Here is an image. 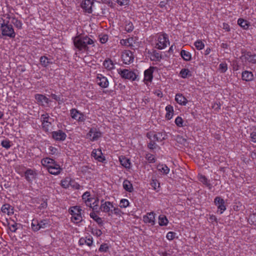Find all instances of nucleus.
I'll list each match as a JSON object with an SVG mask.
<instances>
[{
  "label": "nucleus",
  "mask_w": 256,
  "mask_h": 256,
  "mask_svg": "<svg viewBox=\"0 0 256 256\" xmlns=\"http://www.w3.org/2000/svg\"><path fill=\"white\" fill-rule=\"evenodd\" d=\"M75 47L79 50L86 52L89 46H94V41L87 36H78L73 38Z\"/></svg>",
  "instance_id": "obj_1"
},
{
  "label": "nucleus",
  "mask_w": 256,
  "mask_h": 256,
  "mask_svg": "<svg viewBox=\"0 0 256 256\" xmlns=\"http://www.w3.org/2000/svg\"><path fill=\"white\" fill-rule=\"evenodd\" d=\"M50 226V221L48 219L38 220L33 219L32 222L31 226L34 232H37L40 229L48 228Z\"/></svg>",
  "instance_id": "obj_2"
},
{
  "label": "nucleus",
  "mask_w": 256,
  "mask_h": 256,
  "mask_svg": "<svg viewBox=\"0 0 256 256\" xmlns=\"http://www.w3.org/2000/svg\"><path fill=\"white\" fill-rule=\"evenodd\" d=\"M82 210L79 206H74L69 209V212L72 215L71 220L76 224L81 222L82 220Z\"/></svg>",
  "instance_id": "obj_3"
},
{
  "label": "nucleus",
  "mask_w": 256,
  "mask_h": 256,
  "mask_svg": "<svg viewBox=\"0 0 256 256\" xmlns=\"http://www.w3.org/2000/svg\"><path fill=\"white\" fill-rule=\"evenodd\" d=\"M118 72L122 78L131 81L136 80L138 76L134 72L128 69H118Z\"/></svg>",
  "instance_id": "obj_4"
},
{
  "label": "nucleus",
  "mask_w": 256,
  "mask_h": 256,
  "mask_svg": "<svg viewBox=\"0 0 256 256\" xmlns=\"http://www.w3.org/2000/svg\"><path fill=\"white\" fill-rule=\"evenodd\" d=\"M41 120L43 130L48 132L52 123L54 122V118L50 117L48 113H44L41 116Z\"/></svg>",
  "instance_id": "obj_5"
},
{
  "label": "nucleus",
  "mask_w": 256,
  "mask_h": 256,
  "mask_svg": "<svg viewBox=\"0 0 256 256\" xmlns=\"http://www.w3.org/2000/svg\"><path fill=\"white\" fill-rule=\"evenodd\" d=\"M102 136V133L99 128L92 127L90 129L88 132L86 134V138L92 142L98 140Z\"/></svg>",
  "instance_id": "obj_6"
},
{
  "label": "nucleus",
  "mask_w": 256,
  "mask_h": 256,
  "mask_svg": "<svg viewBox=\"0 0 256 256\" xmlns=\"http://www.w3.org/2000/svg\"><path fill=\"white\" fill-rule=\"evenodd\" d=\"M169 40L166 34H160L158 36L156 47L160 50L164 49L169 44Z\"/></svg>",
  "instance_id": "obj_7"
},
{
  "label": "nucleus",
  "mask_w": 256,
  "mask_h": 256,
  "mask_svg": "<svg viewBox=\"0 0 256 256\" xmlns=\"http://www.w3.org/2000/svg\"><path fill=\"white\" fill-rule=\"evenodd\" d=\"M113 208L114 206L111 202H105L104 200H101V204L100 209L102 212L108 213V216H112L113 214Z\"/></svg>",
  "instance_id": "obj_8"
},
{
  "label": "nucleus",
  "mask_w": 256,
  "mask_h": 256,
  "mask_svg": "<svg viewBox=\"0 0 256 256\" xmlns=\"http://www.w3.org/2000/svg\"><path fill=\"white\" fill-rule=\"evenodd\" d=\"M1 31L2 36L14 38L16 35L12 26L9 24L2 26Z\"/></svg>",
  "instance_id": "obj_9"
},
{
  "label": "nucleus",
  "mask_w": 256,
  "mask_h": 256,
  "mask_svg": "<svg viewBox=\"0 0 256 256\" xmlns=\"http://www.w3.org/2000/svg\"><path fill=\"white\" fill-rule=\"evenodd\" d=\"M96 82L97 84L102 88H106L109 85L108 78L100 74H98L96 75Z\"/></svg>",
  "instance_id": "obj_10"
},
{
  "label": "nucleus",
  "mask_w": 256,
  "mask_h": 256,
  "mask_svg": "<svg viewBox=\"0 0 256 256\" xmlns=\"http://www.w3.org/2000/svg\"><path fill=\"white\" fill-rule=\"evenodd\" d=\"M93 4L94 0H82L80 6L85 12L90 14Z\"/></svg>",
  "instance_id": "obj_11"
},
{
  "label": "nucleus",
  "mask_w": 256,
  "mask_h": 256,
  "mask_svg": "<svg viewBox=\"0 0 256 256\" xmlns=\"http://www.w3.org/2000/svg\"><path fill=\"white\" fill-rule=\"evenodd\" d=\"M134 57L130 50H124L122 54V59L125 64H130L133 62Z\"/></svg>",
  "instance_id": "obj_12"
},
{
  "label": "nucleus",
  "mask_w": 256,
  "mask_h": 256,
  "mask_svg": "<svg viewBox=\"0 0 256 256\" xmlns=\"http://www.w3.org/2000/svg\"><path fill=\"white\" fill-rule=\"evenodd\" d=\"M12 18V12H8L0 15V28L5 25L10 23Z\"/></svg>",
  "instance_id": "obj_13"
},
{
  "label": "nucleus",
  "mask_w": 256,
  "mask_h": 256,
  "mask_svg": "<svg viewBox=\"0 0 256 256\" xmlns=\"http://www.w3.org/2000/svg\"><path fill=\"white\" fill-rule=\"evenodd\" d=\"M154 67H150L144 72V82L146 84L150 82L153 78Z\"/></svg>",
  "instance_id": "obj_14"
},
{
  "label": "nucleus",
  "mask_w": 256,
  "mask_h": 256,
  "mask_svg": "<svg viewBox=\"0 0 256 256\" xmlns=\"http://www.w3.org/2000/svg\"><path fill=\"white\" fill-rule=\"evenodd\" d=\"M35 98L39 104L44 106H48L50 105V101L44 95L36 94L35 95Z\"/></svg>",
  "instance_id": "obj_15"
},
{
  "label": "nucleus",
  "mask_w": 256,
  "mask_h": 256,
  "mask_svg": "<svg viewBox=\"0 0 256 256\" xmlns=\"http://www.w3.org/2000/svg\"><path fill=\"white\" fill-rule=\"evenodd\" d=\"M24 176L28 182H32L36 178L37 173L35 170L28 168L24 172Z\"/></svg>",
  "instance_id": "obj_16"
},
{
  "label": "nucleus",
  "mask_w": 256,
  "mask_h": 256,
  "mask_svg": "<svg viewBox=\"0 0 256 256\" xmlns=\"http://www.w3.org/2000/svg\"><path fill=\"white\" fill-rule=\"evenodd\" d=\"M214 203L218 208L220 210V214H222L226 210L224 201L222 198L220 196L216 197L214 200Z\"/></svg>",
  "instance_id": "obj_17"
},
{
  "label": "nucleus",
  "mask_w": 256,
  "mask_h": 256,
  "mask_svg": "<svg viewBox=\"0 0 256 256\" xmlns=\"http://www.w3.org/2000/svg\"><path fill=\"white\" fill-rule=\"evenodd\" d=\"M52 138L57 141H63L66 137L65 132L62 130L52 132Z\"/></svg>",
  "instance_id": "obj_18"
},
{
  "label": "nucleus",
  "mask_w": 256,
  "mask_h": 256,
  "mask_svg": "<svg viewBox=\"0 0 256 256\" xmlns=\"http://www.w3.org/2000/svg\"><path fill=\"white\" fill-rule=\"evenodd\" d=\"M62 169L60 166L56 162L52 166H50L48 172L52 174L58 175L60 173Z\"/></svg>",
  "instance_id": "obj_19"
},
{
  "label": "nucleus",
  "mask_w": 256,
  "mask_h": 256,
  "mask_svg": "<svg viewBox=\"0 0 256 256\" xmlns=\"http://www.w3.org/2000/svg\"><path fill=\"white\" fill-rule=\"evenodd\" d=\"M92 156L96 160L100 162H103L104 160V156H103L101 150L94 149L92 152Z\"/></svg>",
  "instance_id": "obj_20"
},
{
  "label": "nucleus",
  "mask_w": 256,
  "mask_h": 256,
  "mask_svg": "<svg viewBox=\"0 0 256 256\" xmlns=\"http://www.w3.org/2000/svg\"><path fill=\"white\" fill-rule=\"evenodd\" d=\"M143 220L145 223H149L152 225L155 224L154 214L153 212H148L143 216Z\"/></svg>",
  "instance_id": "obj_21"
},
{
  "label": "nucleus",
  "mask_w": 256,
  "mask_h": 256,
  "mask_svg": "<svg viewBox=\"0 0 256 256\" xmlns=\"http://www.w3.org/2000/svg\"><path fill=\"white\" fill-rule=\"evenodd\" d=\"M242 80L246 82H251L254 80V74L248 70H244L242 74Z\"/></svg>",
  "instance_id": "obj_22"
},
{
  "label": "nucleus",
  "mask_w": 256,
  "mask_h": 256,
  "mask_svg": "<svg viewBox=\"0 0 256 256\" xmlns=\"http://www.w3.org/2000/svg\"><path fill=\"white\" fill-rule=\"evenodd\" d=\"M1 210L3 213L6 214L8 216L12 214L14 212V208L8 204L2 205L1 208Z\"/></svg>",
  "instance_id": "obj_23"
},
{
  "label": "nucleus",
  "mask_w": 256,
  "mask_h": 256,
  "mask_svg": "<svg viewBox=\"0 0 256 256\" xmlns=\"http://www.w3.org/2000/svg\"><path fill=\"white\" fill-rule=\"evenodd\" d=\"M55 160H54L49 158H44L41 160L42 165L46 167L48 170L50 166H52Z\"/></svg>",
  "instance_id": "obj_24"
},
{
  "label": "nucleus",
  "mask_w": 256,
  "mask_h": 256,
  "mask_svg": "<svg viewBox=\"0 0 256 256\" xmlns=\"http://www.w3.org/2000/svg\"><path fill=\"white\" fill-rule=\"evenodd\" d=\"M175 100L180 105H186L188 102L186 98L180 94H177L175 96Z\"/></svg>",
  "instance_id": "obj_25"
},
{
  "label": "nucleus",
  "mask_w": 256,
  "mask_h": 256,
  "mask_svg": "<svg viewBox=\"0 0 256 256\" xmlns=\"http://www.w3.org/2000/svg\"><path fill=\"white\" fill-rule=\"evenodd\" d=\"M71 116L73 119L76 120L78 122H83L85 119L86 116L83 113H70Z\"/></svg>",
  "instance_id": "obj_26"
},
{
  "label": "nucleus",
  "mask_w": 256,
  "mask_h": 256,
  "mask_svg": "<svg viewBox=\"0 0 256 256\" xmlns=\"http://www.w3.org/2000/svg\"><path fill=\"white\" fill-rule=\"evenodd\" d=\"M78 242L80 245H84L86 244L90 246L93 243L92 238V237H86L85 238H82L80 239Z\"/></svg>",
  "instance_id": "obj_27"
},
{
  "label": "nucleus",
  "mask_w": 256,
  "mask_h": 256,
  "mask_svg": "<svg viewBox=\"0 0 256 256\" xmlns=\"http://www.w3.org/2000/svg\"><path fill=\"white\" fill-rule=\"evenodd\" d=\"M180 56L185 61H190L192 59V54L190 52L182 50L180 53Z\"/></svg>",
  "instance_id": "obj_28"
},
{
  "label": "nucleus",
  "mask_w": 256,
  "mask_h": 256,
  "mask_svg": "<svg viewBox=\"0 0 256 256\" xmlns=\"http://www.w3.org/2000/svg\"><path fill=\"white\" fill-rule=\"evenodd\" d=\"M103 66L108 70H112L114 68V64L110 59L106 60L103 62Z\"/></svg>",
  "instance_id": "obj_29"
},
{
  "label": "nucleus",
  "mask_w": 256,
  "mask_h": 256,
  "mask_svg": "<svg viewBox=\"0 0 256 256\" xmlns=\"http://www.w3.org/2000/svg\"><path fill=\"white\" fill-rule=\"evenodd\" d=\"M192 76L191 72L188 68H182L180 72L179 76L182 78H186Z\"/></svg>",
  "instance_id": "obj_30"
},
{
  "label": "nucleus",
  "mask_w": 256,
  "mask_h": 256,
  "mask_svg": "<svg viewBox=\"0 0 256 256\" xmlns=\"http://www.w3.org/2000/svg\"><path fill=\"white\" fill-rule=\"evenodd\" d=\"M238 24L240 27L245 30L248 29L250 26V22L248 20L241 18L238 19Z\"/></svg>",
  "instance_id": "obj_31"
},
{
  "label": "nucleus",
  "mask_w": 256,
  "mask_h": 256,
  "mask_svg": "<svg viewBox=\"0 0 256 256\" xmlns=\"http://www.w3.org/2000/svg\"><path fill=\"white\" fill-rule=\"evenodd\" d=\"M10 22L13 24L14 26L18 29H21L22 28V22L16 18L14 16V14L12 13V18Z\"/></svg>",
  "instance_id": "obj_32"
},
{
  "label": "nucleus",
  "mask_w": 256,
  "mask_h": 256,
  "mask_svg": "<svg viewBox=\"0 0 256 256\" xmlns=\"http://www.w3.org/2000/svg\"><path fill=\"white\" fill-rule=\"evenodd\" d=\"M133 38H130L127 39H122L120 40V44L126 46H133Z\"/></svg>",
  "instance_id": "obj_33"
},
{
  "label": "nucleus",
  "mask_w": 256,
  "mask_h": 256,
  "mask_svg": "<svg viewBox=\"0 0 256 256\" xmlns=\"http://www.w3.org/2000/svg\"><path fill=\"white\" fill-rule=\"evenodd\" d=\"M123 188L126 190L128 192H132L133 190V186L132 184L129 180H125L124 181Z\"/></svg>",
  "instance_id": "obj_34"
},
{
  "label": "nucleus",
  "mask_w": 256,
  "mask_h": 256,
  "mask_svg": "<svg viewBox=\"0 0 256 256\" xmlns=\"http://www.w3.org/2000/svg\"><path fill=\"white\" fill-rule=\"evenodd\" d=\"M120 164L126 168H129L130 165V160L126 158L125 157H120Z\"/></svg>",
  "instance_id": "obj_35"
},
{
  "label": "nucleus",
  "mask_w": 256,
  "mask_h": 256,
  "mask_svg": "<svg viewBox=\"0 0 256 256\" xmlns=\"http://www.w3.org/2000/svg\"><path fill=\"white\" fill-rule=\"evenodd\" d=\"M90 217L95 220L99 225H102L103 221L101 218L99 217L95 212H92L90 214Z\"/></svg>",
  "instance_id": "obj_36"
},
{
  "label": "nucleus",
  "mask_w": 256,
  "mask_h": 256,
  "mask_svg": "<svg viewBox=\"0 0 256 256\" xmlns=\"http://www.w3.org/2000/svg\"><path fill=\"white\" fill-rule=\"evenodd\" d=\"M1 146L6 150H8L12 145V142L8 138H5L1 142Z\"/></svg>",
  "instance_id": "obj_37"
},
{
  "label": "nucleus",
  "mask_w": 256,
  "mask_h": 256,
  "mask_svg": "<svg viewBox=\"0 0 256 256\" xmlns=\"http://www.w3.org/2000/svg\"><path fill=\"white\" fill-rule=\"evenodd\" d=\"M72 180L70 178L66 177L61 181V186L64 188H68L71 184Z\"/></svg>",
  "instance_id": "obj_38"
},
{
  "label": "nucleus",
  "mask_w": 256,
  "mask_h": 256,
  "mask_svg": "<svg viewBox=\"0 0 256 256\" xmlns=\"http://www.w3.org/2000/svg\"><path fill=\"white\" fill-rule=\"evenodd\" d=\"M168 222V220L164 215H160L158 216V224L160 226H166Z\"/></svg>",
  "instance_id": "obj_39"
},
{
  "label": "nucleus",
  "mask_w": 256,
  "mask_h": 256,
  "mask_svg": "<svg viewBox=\"0 0 256 256\" xmlns=\"http://www.w3.org/2000/svg\"><path fill=\"white\" fill-rule=\"evenodd\" d=\"M158 169L164 174H167L170 172V168L166 164H162L158 165Z\"/></svg>",
  "instance_id": "obj_40"
},
{
  "label": "nucleus",
  "mask_w": 256,
  "mask_h": 256,
  "mask_svg": "<svg viewBox=\"0 0 256 256\" xmlns=\"http://www.w3.org/2000/svg\"><path fill=\"white\" fill-rule=\"evenodd\" d=\"M40 62L42 66L44 67L48 66L50 64H52V62L50 60L48 59L47 57L43 56L40 58Z\"/></svg>",
  "instance_id": "obj_41"
},
{
  "label": "nucleus",
  "mask_w": 256,
  "mask_h": 256,
  "mask_svg": "<svg viewBox=\"0 0 256 256\" xmlns=\"http://www.w3.org/2000/svg\"><path fill=\"white\" fill-rule=\"evenodd\" d=\"M146 137L150 140H154V142H157V134L156 132L154 131H150L147 132Z\"/></svg>",
  "instance_id": "obj_42"
},
{
  "label": "nucleus",
  "mask_w": 256,
  "mask_h": 256,
  "mask_svg": "<svg viewBox=\"0 0 256 256\" xmlns=\"http://www.w3.org/2000/svg\"><path fill=\"white\" fill-rule=\"evenodd\" d=\"M198 180L202 182V184L206 186H210V184L209 182V181L208 180L207 178L202 174L198 176Z\"/></svg>",
  "instance_id": "obj_43"
},
{
  "label": "nucleus",
  "mask_w": 256,
  "mask_h": 256,
  "mask_svg": "<svg viewBox=\"0 0 256 256\" xmlns=\"http://www.w3.org/2000/svg\"><path fill=\"white\" fill-rule=\"evenodd\" d=\"M194 45L196 48L199 50H202L204 47V43L200 40H196L194 43Z\"/></svg>",
  "instance_id": "obj_44"
},
{
  "label": "nucleus",
  "mask_w": 256,
  "mask_h": 256,
  "mask_svg": "<svg viewBox=\"0 0 256 256\" xmlns=\"http://www.w3.org/2000/svg\"><path fill=\"white\" fill-rule=\"evenodd\" d=\"M134 29L132 24L129 21H126L124 26V30L127 32H132Z\"/></svg>",
  "instance_id": "obj_45"
},
{
  "label": "nucleus",
  "mask_w": 256,
  "mask_h": 256,
  "mask_svg": "<svg viewBox=\"0 0 256 256\" xmlns=\"http://www.w3.org/2000/svg\"><path fill=\"white\" fill-rule=\"evenodd\" d=\"M228 70V64L226 62H222L219 65L218 70L221 73H224Z\"/></svg>",
  "instance_id": "obj_46"
},
{
  "label": "nucleus",
  "mask_w": 256,
  "mask_h": 256,
  "mask_svg": "<svg viewBox=\"0 0 256 256\" xmlns=\"http://www.w3.org/2000/svg\"><path fill=\"white\" fill-rule=\"evenodd\" d=\"M150 185L154 190H156L157 191H158V188L160 186V183L156 179H152V180Z\"/></svg>",
  "instance_id": "obj_47"
},
{
  "label": "nucleus",
  "mask_w": 256,
  "mask_h": 256,
  "mask_svg": "<svg viewBox=\"0 0 256 256\" xmlns=\"http://www.w3.org/2000/svg\"><path fill=\"white\" fill-rule=\"evenodd\" d=\"M145 158L150 163H154L156 159L154 156L151 154L148 153L146 154Z\"/></svg>",
  "instance_id": "obj_48"
},
{
  "label": "nucleus",
  "mask_w": 256,
  "mask_h": 256,
  "mask_svg": "<svg viewBox=\"0 0 256 256\" xmlns=\"http://www.w3.org/2000/svg\"><path fill=\"white\" fill-rule=\"evenodd\" d=\"M248 61L254 64L256 62V54H248L246 57Z\"/></svg>",
  "instance_id": "obj_49"
},
{
  "label": "nucleus",
  "mask_w": 256,
  "mask_h": 256,
  "mask_svg": "<svg viewBox=\"0 0 256 256\" xmlns=\"http://www.w3.org/2000/svg\"><path fill=\"white\" fill-rule=\"evenodd\" d=\"M129 202L128 200L122 199L120 202V206L122 208H126L129 206Z\"/></svg>",
  "instance_id": "obj_50"
},
{
  "label": "nucleus",
  "mask_w": 256,
  "mask_h": 256,
  "mask_svg": "<svg viewBox=\"0 0 256 256\" xmlns=\"http://www.w3.org/2000/svg\"><path fill=\"white\" fill-rule=\"evenodd\" d=\"M108 40V36L106 34H102L99 36V40L102 44H105Z\"/></svg>",
  "instance_id": "obj_51"
},
{
  "label": "nucleus",
  "mask_w": 256,
  "mask_h": 256,
  "mask_svg": "<svg viewBox=\"0 0 256 256\" xmlns=\"http://www.w3.org/2000/svg\"><path fill=\"white\" fill-rule=\"evenodd\" d=\"M175 123L177 126L179 127L184 126V120L180 116H178L175 120Z\"/></svg>",
  "instance_id": "obj_52"
},
{
  "label": "nucleus",
  "mask_w": 256,
  "mask_h": 256,
  "mask_svg": "<svg viewBox=\"0 0 256 256\" xmlns=\"http://www.w3.org/2000/svg\"><path fill=\"white\" fill-rule=\"evenodd\" d=\"M150 142L148 144V148L151 150H153L154 149L156 148V147H158V146L156 144V142L154 140H150Z\"/></svg>",
  "instance_id": "obj_53"
},
{
  "label": "nucleus",
  "mask_w": 256,
  "mask_h": 256,
  "mask_svg": "<svg viewBox=\"0 0 256 256\" xmlns=\"http://www.w3.org/2000/svg\"><path fill=\"white\" fill-rule=\"evenodd\" d=\"M90 194L89 192H85L82 196V200L84 202L91 198Z\"/></svg>",
  "instance_id": "obj_54"
},
{
  "label": "nucleus",
  "mask_w": 256,
  "mask_h": 256,
  "mask_svg": "<svg viewBox=\"0 0 256 256\" xmlns=\"http://www.w3.org/2000/svg\"><path fill=\"white\" fill-rule=\"evenodd\" d=\"M108 249V246L106 244H103L100 245L99 248V251L101 252H106Z\"/></svg>",
  "instance_id": "obj_55"
},
{
  "label": "nucleus",
  "mask_w": 256,
  "mask_h": 256,
  "mask_svg": "<svg viewBox=\"0 0 256 256\" xmlns=\"http://www.w3.org/2000/svg\"><path fill=\"white\" fill-rule=\"evenodd\" d=\"M157 134V142H162L164 138V134L161 132H156Z\"/></svg>",
  "instance_id": "obj_56"
},
{
  "label": "nucleus",
  "mask_w": 256,
  "mask_h": 256,
  "mask_svg": "<svg viewBox=\"0 0 256 256\" xmlns=\"http://www.w3.org/2000/svg\"><path fill=\"white\" fill-rule=\"evenodd\" d=\"M250 138L253 142H256V128H254L250 134Z\"/></svg>",
  "instance_id": "obj_57"
},
{
  "label": "nucleus",
  "mask_w": 256,
  "mask_h": 256,
  "mask_svg": "<svg viewBox=\"0 0 256 256\" xmlns=\"http://www.w3.org/2000/svg\"><path fill=\"white\" fill-rule=\"evenodd\" d=\"M117 3L120 6H127L129 4V0H117Z\"/></svg>",
  "instance_id": "obj_58"
},
{
  "label": "nucleus",
  "mask_w": 256,
  "mask_h": 256,
  "mask_svg": "<svg viewBox=\"0 0 256 256\" xmlns=\"http://www.w3.org/2000/svg\"><path fill=\"white\" fill-rule=\"evenodd\" d=\"M112 212L113 214L116 215V216H120L122 214L121 210L118 208H115L114 206L112 208Z\"/></svg>",
  "instance_id": "obj_59"
},
{
  "label": "nucleus",
  "mask_w": 256,
  "mask_h": 256,
  "mask_svg": "<svg viewBox=\"0 0 256 256\" xmlns=\"http://www.w3.org/2000/svg\"><path fill=\"white\" fill-rule=\"evenodd\" d=\"M175 234V232H170L167 234L166 238L168 240H172L174 238Z\"/></svg>",
  "instance_id": "obj_60"
},
{
  "label": "nucleus",
  "mask_w": 256,
  "mask_h": 256,
  "mask_svg": "<svg viewBox=\"0 0 256 256\" xmlns=\"http://www.w3.org/2000/svg\"><path fill=\"white\" fill-rule=\"evenodd\" d=\"M92 234L97 236H100L102 234V232L100 230L93 229L92 230Z\"/></svg>",
  "instance_id": "obj_61"
},
{
  "label": "nucleus",
  "mask_w": 256,
  "mask_h": 256,
  "mask_svg": "<svg viewBox=\"0 0 256 256\" xmlns=\"http://www.w3.org/2000/svg\"><path fill=\"white\" fill-rule=\"evenodd\" d=\"M17 225L18 224L16 223L10 225L9 228L10 230L14 232H16L17 230Z\"/></svg>",
  "instance_id": "obj_62"
},
{
  "label": "nucleus",
  "mask_w": 256,
  "mask_h": 256,
  "mask_svg": "<svg viewBox=\"0 0 256 256\" xmlns=\"http://www.w3.org/2000/svg\"><path fill=\"white\" fill-rule=\"evenodd\" d=\"M94 200V198H91L90 199L88 200V201L86 200L84 203L85 204L86 206H89L92 208V202Z\"/></svg>",
  "instance_id": "obj_63"
},
{
  "label": "nucleus",
  "mask_w": 256,
  "mask_h": 256,
  "mask_svg": "<svg viewBox=\"0 0 256 256\" xmlns=\"http://www.w3.org/2000/svg\"><path fill=\"white\" fill-rule=\"evenodd\" d=\"M250 219L256 224V214H253L250 216Z\"/></svg>",
  "instance_id": "obj_64"
}]
</instances>
